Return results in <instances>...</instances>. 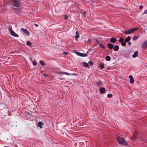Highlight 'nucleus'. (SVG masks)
<instances>
[{"instance_id": "1", "label": "nucleus", "mask_w": 147, "mask_h": 147, "mask_svg": "<svg viewBox=\"0 0 147 147\" xmlns=\"http://www.w3.org/2000/svg\"><path fill=\"white\" fill-rule=\"evenodd\" d=\"M117 140L118 143L123 146H126L127 145V143L125 139L122 137L117 136Z\"/></svg>"}, {"instance_id": "2", "label": "nucleus", "mask_w": 147, "mask_h": 147, "mask_svg": "<svg viewBox=\"0 0 147 147\" xmlns=\"http://www.w3.org/2000/svg\"><path fill=\"white\" fill-rule=\"evenodd\" d=\"M137 29V28H131L125 31H123L122 32L125 34H128L132 33L136 31Z\"/></svg>"}, {"instance_id": "3", "label": "nucleus", "mask_w": 147, "mask_h": 147, "mask_svg": "<svg viewBox=\"0 0 147 147\" xmlns=\"http://www.w3.org/2000/svg\"><path fill=\"white\" fill-rule=\"evenodd\" d=\"M11 2L13 7H18L19 6L20 3L18 0H11Z\"/></svg>"}, {"instance_id": "4", "label": "nucleus", "mask_w": 147, "mask_h": 147, "mask_svg": "<svg viewBox=\"0 0 147 147\" xmlns=\"http://www.w3.org/2000/svg\"><path fill=\"white\" fill-rule=\"evenodd\" d=\"M12 27L11 26H9V27L8 29L9 31L10 32V34H11L15 37H18V35L16 34L12 29Z\"/></svg>"}, {"instance_id": "5", "label": "nucleus", "mask_w": 147, "mask_h": 147, "mask_svg": "<svg viewBox=\"0 0 147 147\" xmlns=\"http://www.w3.org/2000/svg\"><path fill=\"white\" fill-rule=\"evenodd\" d=\"M142 47L143 49H145L147 48V40L143 43Z\"/></svg>"}, {"instance_id": "6", "label": "nucleus", "mask_w": 147, "mask_h": 147, "mask_svg": "<svg viewBox=\"0 0 147 147\" xmlns=\"http://www.w3.org/2000/svg\"><path fill=\"white\" fill-rule=\"evenodd\" d=\"M21 30L23 31L26 34L29 35L30 33L26 29H24L23 28H22L21 29Z\"/></svg>"}, {"instance_id": "7", "label": "nucleus", "mask_w": 147, "mask_h": 147, "mask_svg": "<svg viewBox=\"0 0 147 147\" xmlns=\"http://www.w3.org/2000/svg\"><path fill=\"white\" fill-rule=\"evenodd\" d=\"M76 54L78 56L81 57H85L87 56V55L85 53H82L80 52H77Z\"/></svg>"}, {"instance_id": "8", "label": "nucleus", "mask_w": 147, "mask_h": 147, "mask_svg": "<svg viewBox=\"0 0 147 147\" xmlns=\"http://www.w3.org/2000/svg\"><path fill=\"white\" fill-rule=\"evenodd\" d=\"M129 78L130 79V83L131 84H133L134 82V80L133 76L131 75H130Z\"/></svg>"}, {"instance_id": "9", "label": "nucleus", "mask_w": 147, "mask_h": 147, "mask_svg": "<svg viewBox=\"0 0 147 147\" xmlns=\"http://www.w3.org/2000/svg\"><path fill=\"white\" fill-rule=\"evenodd\" d=\"M76 35L75 36V39L77 40L78 39L79 37V33L78 31L76 32Z\"/></svg>"}, {"instance_id": "10", "label": "nucleus", "mask_w": 147, "mask_h": 147, "mask_svg": "<svg viewBox=\"0 0 147 147\" xmlns=\"http://www.w3.org/2000/svg\"><path fill=\"white\" fill-rule=\"evenodd\" d=\"M43 125V123L42 122H39L38 123L37 126L40 128H42V126Z\"/></svg>"}, {"instance_id": "11", "label": "nucleus", "mask_w": 147, "mask_h": 147, "mask_svg": "<svg viewBox=\"0 0 147 147\" xmlns=\"http://www.w3.org/2000/svg\"><path fill=\"white\" fill-rule=\"evenodd\" d=\"M138 52L137 51L134 52V54L132 55V57L133 58H135L138 56Z\"/></svg>"}, {"instance_id": "12", "label": "nucleus", "mask_w": 147, "mask_h": 147, "mask_svg": "<svg viewBox=\"0 0 147 147\" xmlns=\"http://www.w3.org/2000/svg\"><path fill=\"white\" fill-rule=\"evenodd\" d=\"M119 47L118 45H115L113 47V50L115 51H117L119 50Z\"/></svg>"}, {"instance_id": "13", "label": "nucleus", "mask_w": 147, "mask_h": 147, "mask_svg": "<svg viewBox=\"0 0 147 147\" xmlns=\"http://www.w3.org/2000/svg\"><path fill=\"white\" fill-rule=\"evenodd\" d=\"M117 40V39L114 38H112L110 40V42L112 43H115L116 42Z\"/></svg>"}, {"instance_id": "14", "label": "nucleus", "mask_w": 147, "mask_h": 147, "mask_svg": "<svg viewBox=\"0 0 147 147\" xmlns=\"http://www.w3.org/2000/svg\"><path fill=\"white\" fill-rule=\"evenodd\" d=\"M100 92L101 93H103L105 92V88L103 87L101 88L100 90Z\"/></svg>"}, {"instance_id": "15", "label": "nucleus", "mask_w": 147, "mask_h": 147, "mask_svg": "<svg viewBox=\"0 0 147 147\" xmlns=\"http://www.w3.org/2000/svg\"><path fill=\"white\" fill-rule=\"evenodd\" d=\"M58 74H59V75L62 74H65L66 75H68V76L70 75V74L69 73L66 72H65L60 71V72H58Z\"/></svg>"}, {"instance_id": "16", "label": "nucleus", "mask_w": 147, "mask_h": 147, "mask_svg": "<svg viewBox=\"0 0 147 147\" xmlns=\"http://www.w3.org/2000/svg\"><path fill=\"white\" fill-rule=\"evenodd\" d=\"M107 46L110 49H112L113 47V45L111 43H108L107 44Z\"/></svg>"}, {"instance_id": "17", "label": "nucleus", "mask_w": 147, "mask_h": 147, "mask_svg": "<svg viewBox=\"0 0 147 147\" xmlns=\"http://www.w3.org/2000/svg\"><path fill=\"white\" fill-rule=\"evenodd\" d=\"M130 39L131 37L130 36H128L125 39V42H128L130 40Z\"/></svg>"}, {"instance_id": "18", "label": "nucleus", "mask_w": 147, "mask_h": 147, "mask_svg": "<svg viewBox=\"0 0 147 147\" xmlns=\"http://www.w3.org/2000/svg\"><path fill=\"white\" fill-rule=\"evenodd\" d=\"M105 59L108 61H110L111 60V57L109 56H107L105 57Z\"/></svg>"}, {"instance_id": "19", "label": "nucleus", "mask_w": 147, "mask_h": 147, "mask_svg": "<svg viewBox=\"0 0 147 147\" xmlns=\"http://www.w3.org/2000/svg\"><path fill=\"white\" fill-rule=\"evenodd\" d=\"M82 64H83V65L84 66L86 67H87L89 66L88 64L87 63L85 62H83Z\"/></svg>"}, {"instance_id": "20", "label": "nucleus", "mask_w": 147, "mask_h": 147, "mask_svg": "<svg viewBox=\"0 0 147 147\" xmlns=\"http://www.w3.org/2000/svg\"><path fill=\"white\" fill-rule=\"evenodd\" d=\"M39 63L42 66H44L45 65L44 62L42 60H40L39 61Z\"/></svg>"}, {"instance_id": "21", "label": "nucleus", "mask_w": 147, "mask_h": 147, "mask_svg": "<svg viewBox=\"0 0 147 147\" xmlns=\"http://www.w3.org/2000/svg\"><path fill=\"white\" fill-rule=\"evenodd\" d=\"M118 41L120 43H121V42L124 41V39L122 37H121L120 38Z\"/></svg>"}, {"instance_id": "22", "label": "nucleus", "mask_w": 147, "mask_h": 147, "mask_svg": "<svg viewBox=\"0 0 147 147\" xmlns=\"http://www.w3.org/2000/svg\"><path fill=\"white\" fill-rule=\"evenodd\" d=\"M26 44L27 45L31 47V45L32 44V43L30 42V41H28L27 42Z\"/></svg>"}, {"instance_id": "23", "label": "nucleus", "mask_w": 147, "mask_h": 147, "mask_svg": "<svg viewBox=\"0 0 147 147\" xmlns=\"http://www.w3.org/2000/svg\"><path fill=\"white\" fill-rule=\"evenodd\" d=\"M139 38V36H135L133 37L132 39L134 40H136Z\"/></svg>"}, {"instance_id": "24", "label": "nucleus", "mask_w": 147, "mask_h": 147, "mask_svg": "<svg viewBox=\"0 0 147 147\" xmlns=\"http://www.w3.org/2000/svg\"><path fill=\"white\" fill-rule=\"evenodd\" d=\"M104 65L102 63H101L99 65V67L101 69H103L104 68Z\"/></svg>"}, {"instance_id": "25", "label": "nucleus", "mask_w": 147, "mask_h": 147, "mask_svg": "<svg viewBox=\"0 0 147 147\" xmlns=\"http://www.w3.org/2000/svg\"><path fill=\"white\" fill-rule=\"evenodd\" d=\"M125 42H121V45L122 46H125L126 45V43Z\"/></svg>"}, {"instance_id": "26", "label": "nucleus", "mask_w": 147, "mask_h": 147, "mask_svg": "<svg viewBox=\"0 0 147 147\" xmlns=\"http://www.w3.org/2000/svg\"><path fill=\"white\" fill-rule=\"evenodd\" d=\"M96 83L98 86H100L101 85L102 83L100 81H98L96 82Z\"/></svg>"}, {"instance_id": "27", "label": "nucleus", "mask_w": 147, "mask_h": 147, "mask_svg": "<svg viewBox=\"0 0 147 147\" xmlns=\"http://www.w3.org/2000/svg\"><path fill=\"white\" fill-rule=\"evenodd\" d=\"M112 96V95L111 94H108L107 95V96L109 98H111Z\"/></svg>"}, {"instance_id": "28", "label": "nucleus", "mask_w": 147, "mask_h": 147, "mask_svg": "<svg viewBox=\"0 0 147 147\" xmlns=\"http://www.w3.org/2000/svg\"><path fill=\"white\" fill-rule=\"evenodd\" d=\"M33 64L34 65H36L37 64V63L36 61L35 60H34L33 62Z\"/></svg>"}, {"instance_id": "29", "label": "nucleus", "mask_w": 147, "mask_h": 147, "mask_svg": "<svg viewBox=\"0 0 147 147\" xmlns=\"http://www.w3.org/2000/svg\"><path fill=\"white\" fill-rule=\"evenodd\" d=\"M88 64L91 66L92 65H93V63L92 61H90L88 62Z\"/></svg>"}, {"instance_id": "30", "label": "nucleus", "mask_w": 147, "mask_h": 147, "mask_svg": "<svg viewBox=\"0 0 147 147\" xmlns=\"http://www.w3.org/2000/svg\"><path fill=\"white\" fill-rule=\"evenodd\" d=\"M98 44H99V46L100 47L103 48H105L102 45V44H101L100 43H98Z\"/></svg>"}, {"instance_id": "31", "label": "nucleus", "mask_w": 147, "mask_h": 147, "mask_svg": "<svg viewBox=\"0 0 147 147\" xmlns=\"http://www.w3.org/2000/svg\"><path fill=\"white\" fill-rule=\"evenodd\" d=\"M86 12H85V11L83 13V15H84V16L85 17H86Z\"/></svg>"}, {"instance_id": "32", "label": "nucleus", "mask_w": 147, "mask_h": 147, "mask_svg": "<svg viewBox=\"0 0 147 147\" xmlns=\"http://www.w3.org/2000/svg\"><path fill=\"white\" fill-rule=\"evenodd\" d=\"M68 18L67 16L66 15H65V20H67Z\"/></svg>"}, {"instance_id": "33", "label": "nucleus", "mask_w": 147, "mask_h": 147, "mask_svg": "<svg viewBox=\"0 0 147 147\" xmlns=\"http://www.w3.org/2000/svg\"><path fill=\"white\" fill-rule=\"evenodd\" d=\"M143 8V6H142L140 5L139 6V9H142Z\"/></svg>"}, {"instance_id": "34", "label": "nucleus", "mask_w": 147, "mask_h": 147, "mask_svg": "<svg viewBox=\"0 0 147 147\" xmlns=\"http://www.w3.org/2000/svg\"><path fill=\"white\" fill-rule=\"evenodd\" d=\"M128 45L129 46L131 45V42H130L129 41L128 43Z\"/></svg>"}, {"instance_id": "35", "label": "nucleus", "mask_w": 147, "mask_h": 147, "mask_svg": "<svg viewBox=\"0 0 147 147\" xmlns=\"http://www.w3.org/2000/svg\"><path fill=\"white\" fill-rule=\"evenodd\" d=\"M144 13H146L147 14V9L146 10V11Z\"/></svg>"}, {"instance_id": "36", "label": "nucleus", "mask_w": 147, "mask_h": 147, "mask_svg": "<svg viewBox=\"0 0 147 147\" xmlns=\"http://www.w3.org/2000/svg\"><path fill=\"white\" fill-rule=\"evenodd\" d=\"M44 76L46 77H48V75L47 74H45Z\"/></svg>"}, {"instance_id": "37", "label": "nucleus", "mask_w": 147, "mask_h": 147, "mask_svg": "<svg viewBox=\"0 0 147 147\" xmlns=\"http://www.w3.org/2000/svg\"><path fill=\"white\" fill-rule=\"evenodd\" d=\"M34 25L36 26H38V25L37 24H35Z\"/></svg>"}, {"instance_id": "38", "label": "nucleus", "mask_w": 147, "mask_h": 147, "mask_svg": "<svg viewBox=\"0 0 147 147\" xmlns=\"http://www.w3.org/2000/svg\"><path fill=\"white\" fill-rule=\"evenodd\" d=\"M63 53L64 54H67V52H65V53Z\"/></svg>"}, {"instance_id": "39", "label": "nucleus", "mask_w": 147, "mask_h": 147, "mask_svg": "<svg viewBox=\"0 0 147 147\" xmlns=\"http://www.w3.org/2000/svg\"><path fill=\"white\" fill-rule=\"evenodd\" d=\"M134 136L135 137H136V136L135 134L134 135Z\"/></svg>"}]
</instances>
